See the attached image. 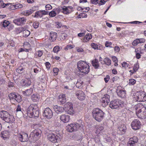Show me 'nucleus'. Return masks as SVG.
<instances>
[{"instance_id": "53", "label": "nucleus", "mask_w": 146, "mask_h": 146, "mask_svg": "<svg viewBox=\"0 0 146 146\" xmlns=\"http://www.w3.org/2000/svg\"><path fill=\"white\" fill-rule=\"evenodd\" d=\"M53 70L55 74L57 75L59 72V70L58 68H55L53 69Z\"/></svg>"}, {"instance_id": "40", "label": "nucleus", "mask_w": 146, "mask_h": 146, "mask_svg": "<svg viewBox=\"0 0 146 146\" xmlns=\"http://www.w3.org/2000/svg\"><path fill=\"white\" fill-rule=\"evenodd\" d=\"M56 13L53 11H51L49 13V15L51 17H54L56 16Z\"/></svg>"}, {"instance_id": "14", "label": "nucleus", "mask_w": 146, "mask_h": 146, "mask_svg": "<svg viewBox=\"0 0 146 146\" xmlns=\"http://www.w3.org/2000/svg\"><path fill=\"white\" fill-rule=\"evenodd\" d=\"M19 139L22 142H26L29 140L28 135L27 133H23L18 135Z\"/></svg>"}, {"instance_id": "34", "label": "nucleus", "mask_w": 146, "mask_h": 146, "mask_svg": "<svg viewBox=\"0 0 146 146\" xmlns=\"http://www.w3.org/2000/svg\"><path fill=\"white\" fill-rule=\"evenodd\" d=\"M69 108V109H68V110H64L67 112L68 114L70 115H72L74 114V110L73 107L72 108L70 107V108Z\"/></svg>"}, {"instance_id": "48", "label": "nucleus", "mask_w": 146, "mask_h": 146, "mask_svg": "<svg viewBox=\"0 0 146 146\" xmlns=\"http://www.w3.org/2000/svg\"><path fill=\"white\" fill-rule=\"evenodd\" d=\"M5 83V80L2 77L0 76V86L4 84Z\"/></svg>"}, {"instance_id": "50", "label": "nucleus", "mask_w": 146, "mask_h": 146, "mask_svg": "<svg viewBox=\"0 0 146 146\" xmlns=\"http://www.w3.org/2000/svg\"><path fill=\"white\" fill-rule=\"evenodd\" d=\"M138 51V50L136 49L135 50V52L136 53V57L137 59H139L141 57V55L138 52H137Z\"/></svg>"}, {"instance_id": "43", "label": "nucleus", "mask_w": 146, "mask_h": 146, "mask_svg": "<svg viewBox=\"0 0 146 146\" xmlns=\"http://www.w3.org/2000/svg\"><path fill=\"white\" fill-rule=\"evenodd\" d=\"M139 43V39H137L135 40L132 42V44L134 46H136Z\"/></svg>"}, {"instance_id": "31", "label": "nucleus", "mask_w": 146, "mask_h": 146, "mask_svg": "<svg viewBox=\"0 0 146 146\" xmlns=\"http://www.w3.org/2000/svg\"><path fill=\"white\" fill-rule=\"evenodd\" d=\"M101 63L103 64H106L109 66L111 64V60L108 57H106L104 60L103 62H101Z\"/></svg>"}, {"instance_id": "47", "label": "nucleus", "mask_w": 146, "mask_h": 146, "mask_svg": "<svg viewBox=\"0 0 146 146\" xmlns=\"http://www.w3.org/2000/svg\"><path fill=\"white\" fill-rule=\"evenodd\" d=\"M43 54V52L41 50H38L35 53L36 55H37L38 57H41Z\"/></svg>"}, {"instance_id": "21", "label": "nucleus", "mask_w": 146, "mask_h": 146, "mask_svg": "<svg viewBox=\"0 0 146 146\" xmlns=\"http://www.w3.org/2000/svg\"><path fill=\"white\" fill-rule=\"evenodd\" d=\"M60 119L63 122L67 123L69 120L70 116L68 115H62L60 116Z\"/></svg>"}, {"instance_id": "1", "label": "nucleus", "mask_w": 146, "mask_h": 146, "mask_svg": "<svg viewBox=\"0 0 146 146\" xmlns=\"http://www.w3.org/2000/svg\"><path fill=\"white\" fill-rule=\"evenodd\" d=\"M27 115L30 118H36L38 117L39 112L37 104H31L27 109Z\"/></svg>"}, {"instance_id": "8", "label": "nucleus", "mask_w": 146, "mask_h": 146, "mask_svg": "<svg viewBox=\"0 0 146 146\" xmlns=\"http://www.w3.org/2000/svg\"><path fill=\"white\" fill-rule=\"evenodd\" d=\"M82 125L78 123H72L66 126V129L68 131L72 132L75 131L81 127Z\"/></svg>"}, {"instance_id": "16", "label": "nucleus", "mask_w": 146, "mask_h": 146, "mask_svg": "<svg viewBox=\"0 0 146 146\" xmlns=\"http://www.w3.org/2000/svg\"><path fill=\"white\" fill-rule=\"evenodd\" d=\"M134 108L136 110V112L137 114L141 113L142 110L145 109L143 104L141 103H139L136 105L134 107Z\"/></svg>"}, {"instance_id": "52", "label": "nucleus", "mask_w": 146, "mask_h": 146, "mask_svg": "<svg viewBox=\"0 0 146 146\" xmlns=\"http://www.w3.org/2000/svg\"><path fill=\"white\" fill-rule=\"evenodd\" d=\"M33 26L35 28H37L39 26V23L37 22H35L33 24Z\"/></svg>"}, {"instance_id": "42", "label": "nucleus", "mask_w": 146, "mask_h": 146, "mask_svg": "<svg viewBox=\"0 0 146 146\" xmlns=\"http://www.w3.org/2000/svg\"><path fill=\"white\" fill-rule=\"evenodd\" d=\"M139 67V65L138 64H135L133 67V70H134V72H135L136 71Z\"/></svg>"}, {"instance_id": "37", "label": "nucleus", "mask_w": 146, "mask_h": 146, "mask_svg": "<svg viewBox=\"0 0 146 146\" xmlns=\"http://www.w3.org/2000/svg\"><path fill=\"white\" fill-rule=\"evenodd\" d=\"M129 139L135 144L138 142V138L136 136H134L133 137Z\"/></svg>"}, {"instance_id": "18", "label": "nucleus", "mask_w": 146, "mask_h": 146, "mask_svg": "<svg viewBox=\"0 0 146 146\" xmlns=\"http://www.w3.org/2000/svg\"><path fill=\"white\" fill-rule=\"evenodd\" d=\"M126 127L124 124H121L118 127V132L120 134H123L125 133L126 130Z\"/></svg>"}, {"instance_id": "57", "label": "nucleus", "mask_w": 146, "mask_h": 146, "mask_svg": "<svg viewBox=\"0 0 146 146\" xmlns=\"http://www.w3.org/2000/svg\"><path fill=\"white\" fill-rule=\"evenodd\" d=\"M77 51L79 52H84V50L83 48H76Z\"/></svg>"}, {"instance_id": "27", "label": "nucleus", "mask_w": 146, "mask_h": 146, "mask_svg": "<svg viewBox=\"0 0 146 146\" xmlns=\"http://www.w3.org/2000/svg\"><path fill=\"white\" fill-rule=\"evenodd\" d=\"M1 137L4 139L8 138L10 135L9 132L8 131H4L1 133Z\"/></svg>"}, {"instance_id": "39", "label": "nucleus", "mask_w": 146, "mask_h": 146, "mask_svg": "<svg viewBox=\"0 0 146 146\" xmlns=\"http://www.w3.org/2000/svg\"><path fill=\"white\" fill-rule=\"evenodd\" d=\"M83 84V82L82 81H79L78 80L76 84V86L78 88H81L82 86V85Z\"/></svg>"}, {"instance_id": "51", "label": "nucleus", "mask_w": 146, "mask_h": 146, "mask_svg": "<svg viewBox=\"0 0 146 146\" xmlns=\"http://www.w3.org/2000/svg\"><path fill=\"white\" fill-rule=\"evenodd\" d=\"M91 46L94 49H98V45L94 43H92L91 44Z\"/></svg>"}, {"instance_id": "44", "label": "nucleus", "mask_w": 146, "mask_h": 146, "mask_svg": "<svg viewBox=\"0 0 146 146\" xmlns=\"http://www.w3.org/2000/svg\"><path fill=\"white\" fill-rule=\"evenodd\" d=\"M129 84L130 85H133L136 82V81L133 79H131L129 80Z\"/></svg>"}, {"instance_id": "24", "label": "nucleus", "mask_w": 146, "mask_h": 146, "mask_svg": "<svg viewBox=\"0 0 146 146\" xmlns=\"http://www.w3.org/2000/svg\"><path fill=\"white\" fill-rule=\"evenodd\" d=\"M59 101L61 104H63L66 102V98L64 94H61L59 96Z\"/></svg>"}, {"instance_id": "12", "label": "nucleus", "mask_w": 146, "mask_h": 146, "mask_svg": "<svg viewBox=\"0 0 146 146\" xmlns=\"http://www.w3.org/2000/svg\"><path fill=\"white\" fill-rule=\"evenodd\" d=\"M110 96L109 95L106 94L104 95L101 99L102 105L103 107H106L108 104L110 102Z\"/></svg>"}, {"instance_id": "25", "label": "nucleus", "mask_w": 146, "mask_h": 146, "mask_svg": "<svg viewBox=\"0 0 146 146\" xmlns=\"http://www.w3.org/2000/svg\"><path fill=\"white\" fill-rule=\"evenodd\" d=\"M57 36V33L55 32H51L50 33V40L52 41H55L56 40Z\"/></svg>"}, {"instance_id": "7", "label": "nucleus", "mask_w": 146, "mask_h": 146, "mask_svg": "<svg viewBox=\"0 0 146 146\" xmlns=\"http://www.w3.org/2000/svg\"><path fill=\"white\" fill-rule=\"evenodd\" d=\"M124 104L120 100L116 99L111 102L109 106L112 109H117L118 108H123Z\"/></svg>"}, {"instance_id": "54", "label": "nucleus", "mask_w": 146, "mask_h": 146, "mask_svg": "<svg viewBox=\"0 0 146 146\" xmlns=\"http://www.w3.org/2000/svg\"><path fill=\"white\" fill-rule=\"evenodd\" d=\"M15 8L16 9H19L21 8L23 6L22 5L20 4H17L15 5Z\"/></svg>"}, {"instance_id": "19", "label": "nucleus", "mask_w": 146, "mask_h": 146, "mask_svg": "<svg viewBox=\"0 0 146 146\" xmlns=\"http://www.w3.org/2000/svg\"><path fill=\"white\" fill-rule=\"evenodd\" d=\"M53 108L54 111L57 113H61L64 110V107H58L57 105L54 106Z\"/></svg>"}, {"instance_id": "62", "label": "nucleus", "mask_w": 146, "mask_h": 146, "mask_svg": "<svg viewBox=\"0 0 146 146\" xmlns=\"http://www.w3.org/2000/svg\"><path fill=\"white\" fill-rule=\"evenodd\" d=\"M106 2V1H105V0H101L98 4L99 5H102L104 4Z\"/></svg>"}, {"instance_id": "58", "label": "nucleus", "mask_w": 146, "mask_h": 146, "mask_svg": "<svg viewBox=\"0 0 146 146\" xmlns=\"http://www.w3.org/2000/svg\"><path fill=\"white\" fill-rule=\"evenodd\" d=\"M128 65L129 64L126 62H123L122 64V67H124L125 68L128 67Z\"/></svg>"}, {"instance_id": "33", "label": "nucleus", "mask_w": 146, "mask_h": 146, "mask_svg": "<svg viewBox=\"0 0 146 146\" xmlns=\"http://www.w3.org/2000/svg\"><path fill=\"white\" fill-rule=\"evenodd\" d=\"M72 104L70 102H68L66 104L64 105V110H68V109H69V108H70V107H72Z\"/></svg>"}, {"instance_id": "26", "label": "nucleus", "mask_w": 146, "mask_h": 146, "mask_svg": "<svg viewBox=\"0 0 146 146\" xmlns=\"http://www.w3.org/2000/svg\"><path fill=\"white\" fill-rule=\"evenodd\" d=\"M31 100L34 102L38 101L40 98L39 95L37 94H34L31 97Z\"/></svg>"}, {"instance_id": "49", "label": "nucleus", "mask_w": 146, "mask_h": 146, "mask_svg": "<svg viewBox=\"0 0 146 146\" xmlns=\"http://www.w3.org/2000/svg\"><path fill=\"white\" fill-rule=\"evenodd\" d=\"M135 144L133 142L130 140L127 143L128 146H135Z\"/></svg>"}, {"instance_id": "11", "label": "nucleus", "mask_w": 146, "mask_h": 146, "mask_svg": "<svg viewBox=\"0 0 146 146\" xmlns=\"http://www.w3.org/2000/svg\"><path fill=\"white\" fill-rule=\"evenodd\" d=\"M141 123L139 120L135 119L133 120L131 123L132 128L135 130L139 129L140 128Z\"/></svg>"}, {"instance_id": "15", "label": "nucleus", "mask_w": 146, "mask_h": 146, "mask_svg": "<svg viewBox=\"0 0 146 146\" xmlns=\"http://www.w3.org/2000/svg\"><path fill=\"white\" fill-rule=\"evenodd\" d=\"M26 22V19L24 17L17 19L13 20V23L18 25H21L25 24Z\"/></svg>"}, {"instance_id": "2", "label": "nucleus", "mask_w": 146, "mask_h": 146, "mask_svg": "<svg viewBox=\"0 0 146 146\" xmlns=\"http://www.w3.org/2000/svg\"><path fill=\"white\" fill-rule=\"evenodd\" d=\"M104 112L98 108L94 109L92 111V115L93 118L96 121L100 122L104 117Z\"/></svg>"}, {"instance_id": "55", "label": "nucleus", "mask_w": 146, "mask_h": 146, "mask_svg": "<svg viewBox=\"0 0 146 146\" xmlns=\"http://www.w3.org/2000/svg\"><path fill=\"white\" fill-rule=\"evenodd\" d=\"M45 8L46 10H49L51 9L52 8L51 5L49 4L45 6Z\"/></svg>"}, {"instance_id": "36", "label": "nucleus", "mask_w": 146, "mask_h": 146, "mask_svg": "<svg viewBox=\"0 0 146 146\" xmlns=\"http://www.w3.org/2000/svg\"><path fill=\"white\" fill-rule=\"evenodd\" d=\"M42 12H41V11H38L35 13L34 17H42Z\"/></svg>"}, {"instance_id": "9", "label": "nucleus", "mask_w": 146, "mask_h": 146, "mask_svg": "<svg viewBox=\"0 0 146 146\" xmlns=\"http://www.w3.org/2000/svg\"><path fill=\"white\" fill-rule=\"evenodd\" d=\"M8 96L10 100L15 99L18 102H20L22 100V98L21 96L15 92H12L9 94Z\"/></svg>"}, {"instance_id": "32", "label": "nucleus", "mask_w": 146, "mask_h": 146, "mask_svg": "<svg viewBox=\"0 0 146 146\" xmlns=\"http://www.w3.org/2000/svg\"><path fill=\"white\" fill-rule=\"evenodd\" d=\"M62 9L63 13L66 14L70 13L72 11L70 10L68 8L65 6L62 8Z\"/></svg>"}, {"instance_id": "10", "label": "nucleus", "mask_w": 146, "mask_h": 146, "mask_svg": "<svg viewBox=\"0 0 146 146\" xmlns=\"http://www.w3.org/2000/svg\"><path fill=\"white\" fill-rule=\"evenodd\" d=\"M48 139L49 141L53 143L58 142L60 140V139L58 136L53 133L48 135Z\"/></svg>"}, {"instance_id": "41", "label": "nucleus", "mask_w": 146, "mask_h": 146, "mask_svg": "<svg viewBox=\"0 0 146 146\" xmlns=\"http://www.w3.org/2000/svg\"><path fill=\"white\" fill-rule=\"evenodd\" d=\"M9 21L5 20L3 22V26L4 27H6L9 25Z\"/></svg>"}, {"instance_id": "30", "label": "nucleus", "mask_w": 146, "mask_h": 146, "mask_svg": "<svg viewBox=\"0 0 146 146\" xmlns=\"http://www.w3.org/2000/svg\"><path fill=\"white\" fill-rule=\"evenodd\" d=\"M92 64L93 66L96 69L98 68L99 66L98 61L97 59H96L92 60Z\"/></svg>"}, {"instance_id": "4", "label": "nucleus", "mask_w": 146, "mask_h": 146, "mask_svg": "<svg viewBox=\"0 0 146 146\" xmlns=\"http://www.w3.org/2000/svg\"><path fill=\"white\" fill-rule=\"evenodd\" d=\"M77 67L80 72L84 74H87L90 71L89 66L86 63L80 61L77 63Z\"/></svg>"}, {"instance_id": "56", "label": "nucleus", "mask_w": 146, "mask_h": 146, "mask_svg": "<svg viewBox=\"0 0 146 146\" xmlns=\"http://www.w3.org/2000/svg\"><path fill=\"white\" fill-rule=\"evenodd\" d=\"M112 59L113 61L115 62V63L117 64V65H118V64L117 63V58L115 56H113L112 57Z\"/></svg>"}, {"instance_id": "61", "label": "nucleus", "mask_w": 146, "mask_h": 146, "mask_svg": "<svg viewBox=\"0 0 146 146\" xmlns=\"http://www.w3.org/2000/svg\"><path fill=\"white\" fill-rule=\"evenodd\" d=\"M112 44V43L111 42L106 41L105 43V46L106 47H110V45Z\"/></svg>"}, {"instance_id": "3", "label": "nucleus", "mask_w": 146, "mask_h": 146, "mask_svg": "<svg viewBox=\"0 0 146 146\" xmlns=\"http://www.w3.org/2000/svg\"><path fill=\"white\" fill-rule=\"evenodd\" d=\"M41 131L39 129H35L31 132L29 139V141L31 143H34L38 140L41 136Z\"/></svg>"}, {"instance_id": "45", "label": "nucleus", "mask_w": 146, "mask_h": 146, "mask_svg": "<svg viewBox=\"0 0 146 146\" xmlns=\"http://www.w3.org/2000/svg\"><path fill=\"white\" fill-rule=\"evenodd\" d=\"M104 129L102 125H99L98 127L97 131L98 133H100V132L102 131Z\"/></svg>"}, {"instance_id": "63", "label": "nucleus", "mask_w": 146, "mask_h": 146, "mask_svg": "<svg viewBox=\"0 0 146 146\" xmlns=\"http://www.w3.org/2000/svg\"><path fill=\"white\" fill-rule=\"evenodd\" d=\"M56 25L57 27L58 28H60L62 26L61 24L59 22H56Z\"/></svg>"}, {"instance_id": "38", "label": "nucleus", "mask_w": 146, "mask_h": 146, "mask_svg": "<svg viewBox=\"0 0 146 146\" xmlns=\"http://www.w3.org/2000/svg\"><path fill=\"white\" fill-rule=\"evenodd\" d=\"M24 82L25 83V86H30L31 84V81L29 79H26Z\"/></svg>"}, {"instance_id": "59", "label": "nucleus", "mask_w": 146, "mask_h": 146, "mask_svg": "<svg viewBox=\"0 0 146 146\" xmlns=\"http://www.w3.org/2000/svg\"><path fill=\"white\" fill-rule=\"evenodd\" d=\"M141 114L142 115V118H146V111H144L141 113Z\"/></svg>"}, {"instance_id": "46", "label": "nucleus", "mask_w": 146, "mask_h": 146, "mask_svg": "<svg viewBox=\"0 0 146 146\" xmlns=\"http://www.w3.org/2000/svg\"><path fill=\"white\" fill-rule=\"evenodd\" d=\"M59 47L58 46H55L53 49V51L54 52H58L59 50Z\"/></svg>"}, {"instance_id": "64", "label": "nucleus", "mask_w": 146, "mask_h": 146, "mask_svg": "<svg viewBox=\"0 0 146 146\" xmlns=\"http://www.w3.org/2000/svg\"><path fill=\"white\" fill-rule=\"evenodd\" d=\"M8 86L9 88L12 87L14 86V84L13 82H9Z\"/></svg>"}, {"instance_id": "28", "label": "nucleus", "mask_w": 146, "mask_h": 146, "mask_svg": "<svg viewBox=\"0 0 146 146\" xmlns=\"http://www.w3.org/2000/svg\"><path fill=\"white\" fill-rule=\"evenodd\" d=\"M33 91V88H31L29 89L26 90L25 91H23V93L25 95L29 96L32 94Z\"/></svg>"}, {"instance_id": "29", "label": "nucleus", "mask_w": 146, "mask_h": 146, "mask_svg": "<svg viewBox=\"0 0 146 146\" xmlns=\"http://www.w3.org/2000/svg\"><path fill=\"white\" fill-rule=\"evenodd\" d=\"M117 93L118 96L121 98H124L125 96V90H117Z\"/></svg>"}, {"instance_id": "35", "label": "nucleus", "mask_w": 146, "mask_h": 146, "mask_svg": "<svg viewBox=\"0 0 146 146\" xmlns=\"http://www.w3.org/2000/svg\"><path fill=\"white\" fill-rule=\"evenodd\" d=\"M23 36L25 37L28 36L30 34V32L27 30H25L23 31Z\"/></svg>"}, {"instance_id": "6", "label": "nucleus", "mask_w": 146, "mask_h": 146, "mask_svg": "<svg viewBox=\"0 0 146 146\" xmlns=\"http://www.w3.org/2000/svg\"><path fill=\"white\" fill-rule=\"evenodd\" d=\"M134 100L138 102H144L146 101V94L145 92H137L134 95Z\"/></svg>"}, {"instance_id": "13", "label": "nucleus", "mask_w": 146, "mask_h": 146, "mask_svg": "<svg viewBox=\"0 0 146 146\" xmlns=\"http://www.w3.org/2000/svg\"><path fill=\"white\" fill-rule=\"evenodd\" d=\"M52 112L51 109L48 108L45 109L43 113L44 115L47 118H50L52 116Z\"/></svg>"}, {"instance_id": "17", "label": "nucleus", "mask_w": 146, "mask_h": 146, "mask_svg": "<svg viewBox=\"0 0 146 146\" xmlns=\"http://www.w3.org/2000/svg\"><path fill=\"white\" fill-rule=\"evenodd\" d=\"M78 98L80 100H82L85 99V95L84 93L82 91H77L76 93Z\"/></svg>"}, {"instance_id": "20", "label": "nucleus", "mask_w": 146, "mask_h": 146, "mask_svg": "<svg viewBox=\"0 0 146 146\" xmlns=\"http://www.w3.org/2000/svg\"><path fill=\"white\" fill-rule=\"evenodd\" d=\"M26 68L25 65L22 64L16 70V72L19 74H21L25 71Z\"/></svg>"}, {"instance_id": "5", "label": "nucleus", "mask_w": 146, "mask_h": 146, "mask_svg": "<svg viewBox=\"0 0 146 146\" xmlns=\"http://www.w3.org/2000/svg\"><path fill=\"white\" fill-rule=\"evenodd\" d=\"M0 117L6 122L12 123L14 121L13 116L6 111H2L0 112Z\"/></svg>"}, {"instance_id": "22", "label": "nucleus", "mask_w": 146, "mask_h": 146, "mask_svg": "<svg viewBox=\"0 0 146 146\" xmlns=\"http://www.w3.org/2000/svg\"><path fill=\"white\" fill-rule=\"evenodd\" d=\"M92 38V35L91 34L88 33L86 35H85L84 37L81 39V40L84 42H88Z\"/></svg>"}, {"instance_id": "23", "label": "nucleus", "mask_w": 146, "mask_h": 146, "mask_svg": "<svg viewBox=\"0 0 146 146\" xmlns=\"http://www.w3.org/2000/svg\"><path fill=\"white\" fill-rule=\"evenodd\" d=\"M35 7H33L32 9L28 10L22 12L23 15L26 16H29L33 13L35 10Z\"/></svg>"}, {"instance_id": "60", "label": "nucleus", "mask_w": 146, "mask_h": 146, "mask_svg": "<svg viewBox=\"0 0 146 146\" xmlns=\"http://www.w3.org/2000/svg\"><path fill=\"white\" fill-rule=\"evenodd\" d=\"M73 48V46L71 45H67L64 48L65 50H66L68 49H71Z\"/></svg>"}]
</instances>
